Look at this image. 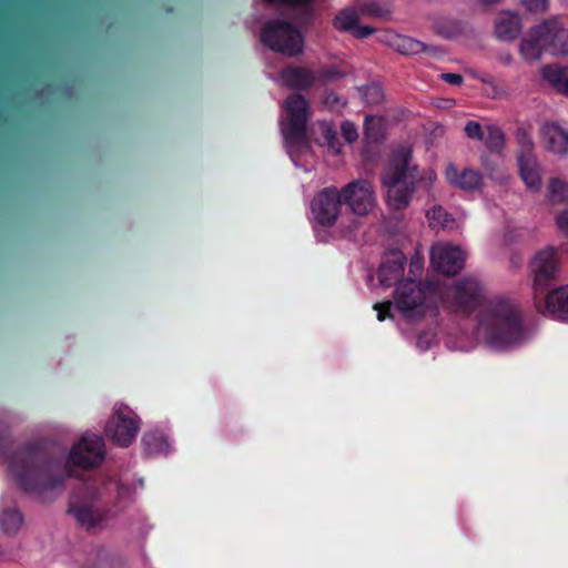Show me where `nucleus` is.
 Here are the masks:
<instances>
[{"label":"nucleus","instance_id":"37998d69","mask_svg":"<svg viewBox=\"0 0 568 568\" xmlns=\"http://www.w3.org/2000/svg\"><path fill=\"white\" fill-rule=\"evenodd\" d=\"M432 342H433V337L428 334H420L417 338V342H416V346L425 352L427 351L430 345H432Z\"/></svg>","mask_w":568,"mask_h":568},{"label":"nucleus","instance_id":"ddd939ff","mask_svg":"<svg viewBox=\"0 0 568 568\" xmlns=\"http://www.w3.org/2000/svg\"><path fill=\"white\" fill-rule=\"evenodd\" d=\"M342 209L341 192L335 186L320 191L311 203L312 214L316 223L332 226L337 221Z\"/></svg>","mask_w":568,"mask_h":568},{"label":"nucleus","instance_id":"f3484780","mask_svg":"<svg viewBox=\"0 0 568 568\" xmlns=\"http://www.w3.org/2000/svg\"><path fill=\"white\" fill-rule=\"evenodd\" d=\"M405 263L406 257L399 251H392L385 254L377 273L379 284L384 287H389L404 281L403 276Z\"/></svg>","mask_w":568,"mask_h":568},{"label":"nucleus","instance_id":"f8f14e48","mask_svg":"<svg viewBox=\"0 0 568 568\" xmlns=\"http://www.w3.org/2000/svg\"><path fill=\"white\" fill-rule=\"evenodd\" d=\"M343 202L356 215H366L376 205V196L372 184L363 179L354 180L342 187Z\"/></svg>","mask_w":568,"mask_h":568},{"label":"nucleus","instance_id":"39448f33","mask_svg":"<svg viewBox=\"0 0 568 568\" xmlns=\"http://www.w3.org/2000/svg\"><path fill=\"white\" fill-rule=\"evenodd\" d=\"M122 486L115 480L103 484L102 487L88 485L80 493L74 494L69 503V513L77 523L85 529L104 527L115 516L111 510L100 507L99 501L111 490H115L118 497L122 496Z\"/></svg>","mask_w":568,"mask_h":568},{"label":"nucleus","instance_id":"de8ad7c7","mask_svg":"<svg viewBox=\"0 0 568 568\" xmlns=\"http://www.w3.org/2000/svg\"><path fill=\"white\" fill-rule=\"evenodd\" d=\"M339 103V99L334 94V93H328L326 95V100H325V103Z\"/></svg>","mask_w":568,"mask_h":568},{"label":"nucleus","instance_id":"b1692460","mask_svg":"<svg viewBox=\"0 0 568 568\" xmlns=\"http://www.w3.org/2000/svg\"><path fill=\"white\" fill-rule=\"evenodd\" d=\"M389 43L394 50L402 54H419L422 52L437 51L435 47L427 45L422 41L402 34L390 36Z\"/></svg>","mask_w":568,"mask_h":568},{"label":"nucleus","instance_id":"6e6552de","mask_svg":"<svg viewBox=\"0 0 568 568\" xmlns=\"http://www.w3.org/2000/svg\"><path fill=\"white\" fill-rule=\"evenodd\" d=\"M529 274L532 281L534 296L541 295L549 284L557 280L560 272V254L554 246L538 250L529 261Z\"/></svg>","mask_w":568,"mask_h":568},{"label":"nucleus","instance_id":"f257e3e1","mask_svg":"<svg viewBox=\"0 0 568 568\" xmlns=\"http://www.w3.org/2000/svg\"><path fill=\"white\" fill-rule=\"evenodd\" d=\"M439 302L457 315L477 312L476 338L493 351L513 349L530 336L517 305L503 296L488 297L477 278L465 277L446 288L439 286Z\"/></svg>","mask_w":568,"mask_h":568},{"label":"nucleus","instance_id":"4be33fe9","mask_svg":"<svg viewBox=\"0 0 568 568\" xmlns=\"http://www.w3.org/2000/svg\"><path fill=\"white\" fill-rule=\"evenodd\" d=\"M544 27L548 37L549 50L554 54H568V28L557 18L545 20Z\"/></svg>","mask_w":568,"mask_h":568},{"label":"nucleus","instance_id":"393cba45","mask_svg":"<svg viewBox=\"0 0 568 568\" xmlns=\"http://www.w3.org/2000/svg\"><path fill=\"white\" fill-rule=\"evenodd\" d=\"M541 77L559 93L568 95V67L547 64L541 69Z\"/></svg>","mask_w":568,"mask_h":568},{"label":"nucleus","instance_id":"58836bf2","mask_svg":"<svg viewBox=\"0 0 568 568\" xmlns=\"http://www.w3.org/2000/svg\"><path fill=\"white\" fill-rule=\"evenodd\" d=\"M341 129H342V134L347 142L352 143L357 140L358 133H357V130H356V126L354 125V123H352L349 121H345V122H343Z\"/></svg>","mask_w":568,"mask_h":568},{"label":"nucleus","instance_id":"7ed1b4c3","mask_svg":"<svg viewBox=\"0 0 568 568\" xmlns=\"http://www.w3.org/2000/svg\"><path fill=\"white\" fill-rule=\"evenodd\" d=\"M412 153L408 145L397 149L382 174L386 202L393 210L407 207L417 190L429 192L437 179L433 169H419Z\"/></svg>","mask_w":568,"mask_h":568},{"label":"nucleus","instance_id":"a18cd8bd","mask_svg":"<svg viewBox=\"0 0 568 568\" xmlns=\"http://www.w3.org/2000/svg\"><path fill=\"white\" fill-rule=\"evenodd\" d=\"M446 345L448 346V348L454 349V351H456V349L468 351L473 347V346H465V345H456L452 342L450 338H447Z\"/></svg>","mask_w":568,"mask_h":568},{"label":"nucleus","instance_id":"473e14b6","mask_svg":"<svg viewBox=\"0 0 568 568\" xmlns=\"http://www.w3.org/2000/svg\"><path fill=\"white\" fill-rule=\"evenodd\" d=\"M265 3L280 8L297 11L301 16H307L314 0H263Z\"/></svg>","mask_w":568,"mask_h":568},{"label":"nucleus","instance_id":"6ab92c4d","mask_svg":"<svg viewBox=\"0 0 568 568\" xmlns=\"http://www.w3.org/2000/svg\"><path fill=\"white\" fill-rule=\"evenodd\" d=\"M445 176L450 185L464 191H475L481 187V174L471 169L459 170L455 164L448 163Z\"/></svg>","mask_w":568,"mask_h":568},{"label":"nucleus","instance_id":"4c0bfd02","mask_svg":"<svg viewBox=\"0 0 568 568\" xmlns=\"http://www.w3.org/2000/svg\"><path fill=\"white\" fill-rule=\"evenodd\" d=\"M527 10L531 12H544L548 9V0H520Z\"/></svg>","mask_w":568,"mask_h":568},{"label":"nucleus","instance_id":"c03bdc74","mask_svg":"<svg viewBox=\"0 0 568 568\" xmlns=\"http://www.w3.org/2000/svg\"><path fill=\"white\" fill-rule=\"evenodd\" d=\"M442 79L453 85H459L463 83V77L458 73H443Z\"/></svg>","mask_w":568,"mask_h":568},{"label":"nucleus","instance_id":"9b49d317","mask_svg":"<svg viewBox=\"0 0 568 568\" xmlns=\"http://www.w3.org/2000/svg\"><path fill=\"white\" fill-rule=\"evenodd\" d=\"M70 460L78 467H99L105 458V445L101 436L85 433L69 453Z\"/></svg>","mask_w":568,"mask_h":568},{"label":"nucleus","instance_id":"72a5a7b5","mask_svg":"<svg viewBox=\"0 0 568 568\" xmlns=\"http://www.w3.org/2000/svg\"><path fill=\"white\" fill-rule=\"evenodd\" d=\"M382 131V119L367 115L364 120V132L365 136L371 141H376Z\"/></svg>","mask_w":568,"mask_h":568},{"label":"nucleus","instance_id":"2eb2a0df","mask_svg":"<svg viewBox=\"0 0 568 568\" xmlns=\"http://www.w3.org/2000/svg\"><path fill=\"white\" fill-rule=\"evenodd\" d=\"M537 311L559 321H568V284L556 287L545 297L534 296Z\"/></svg>","mask_w":568,"mask_h":568},{"label":"nucleus","instance_id":"1a4fd4ad","mask_svg":"<svg viewBox=\"0 0 568 568\" xmlns=\"http://www.w3.org/2000/svg\"><path fill=\"white\" fill-rule=\"evenodd\" d=\"M140 423L139 416L129 406L118 403L113 406L104 432L115 445L128 447L135 439L140 430Z\"/></svg>","mask_w":568,"mask_h":568},{"label":"nucleus","instance_id":"20e7f679","mask_svg":"<svg viewBox=\"0 0 568 568\" xmlns=\"http://www.w3.org/2000/svg\"><path fill=\"white\" fill-rule=\"evenodd\" d=\"M283 115L280 128L283 134L286 151L296 166L300 155L311 153V145L306 138V124L311 115L310 105L301 94H291L283 103Z\"/></svg>","mask_w":568,"mask_h":568},{"label":"nucleus","instance_id":"423d86ee","mask_svg":"<svg viewBox=\"0 0 568 568\" xmlns=\"http://www.w3.org/2000/svg\"><path fill=\"white\" fill-rule=\"evenodd\" d=\"M439 285L427 281L424 284L406 277L395 290L394 304L406 320H418L436 310Z\"/></svg>","mask_w":568,"mask_h":568},{"label":"nucleus","instance_id":"ea45409f","mask_svg":"<svg viewBox=\"0 0 568 568\" xmlns=\"http://www.w3.org/2000/svg\"><path fill=\"white\" fill-rule=\"evenodd\" d=\"M362 12L371 16L384 17L388 13V10L382 8L376 1H372L362 8Z\"/></svg>","mask_w":568,"mask_h":568},{"label":"nucleus","instance_id":"412c9836","mask_svg":"<svg viewBox=\"0 0 568 568\" xmlns=\"http://www.w3.org/2000/svg\"><path fill=\"white\" fill-rule=\"evenodd\" d=\"M358 13L355 9L346 8L338 12L334 19V27L341 31L352 33L354 37L364 39L374 33V29L368 26H359Z\"/></svg>","mask_w":568,"mask_h":568},{"label":"nucleus","instance_id":"f03ea898","mask_svg":"<svg viewBox=\"0 0 568 568\" xmlns=\"http://www.w3.org/2000/svg\"><path fill=\"white\" fill-rule=\"evenodd\" d=\"M9 474L23 491L47 500L62 487L65 477L71 476L67 466L49 460L34 446L17 449L9 459Z\"/></svg>","mask_w":568,"mask_h":568},{"label":"nucleus","instance_id":"5701e85b","mask_svg":"<svg viewBox=\"0 0 568 568\" xmlns=\"http://www.w3.org/2000/svg\"><path fill=\"white\" fill-rule=\"evenodd\" d=\"M521 22L515 13H504L496 21L495 32L503 41H513L521 32Z\"/></svg>","mask_w":568,"mask_h":568},{"label":"nucleus","instance_id":"c85d7f7f","mask_svg":"<svg viewBox=\"0 0 568 568\" xmlns=\"http://www.w3.org/2000/svg\"><path fill=\"white\" fill-rule=\"evenodd\" d=\"M22 523V515L17 509H6L0 513V527L8 535L17 534Z\"/></svg>","mask_w":568,"mask_h":568},{"label":"nucleus","instance_id":"49530a36","mask_svg":"<svg viewBox=\"0 0 568 568\" xmlns=\"http://www.w3.org/2000/svg\"><path fill=\"white\" fill-rule=\"evenodd\" d=\"M499 60H500V62H501L503 64H505V65H509V64H511V63H513V57H511V54H509V53L501 54V55L499 57Z\"/></svg>","mask_w":568,"mask_h":568},{"label":"nucleus","instance_id":"09e8293b","mask_svg":"<svg viewBox=\"0 0 568 568\" xmlns=\"http://www.w3.org/2000/svg\"><path fill=\"white\" fill-rule=\"evenodd\" d=\"M296 20H297V21L303 20V17H296Z\"/></svg>","mask_w":568,"mask_h":568},{"label":"nucleus","instance_id":"dca6fc26","mask_svg":"<svg viewBox=\"0 0 568 568\" xmlns=\"http://www.w3.org/2000/svg\"><path fill=\"white\" fill-rule=\"evenodd\" d=\"M547 49H549V42L542 21L532 27L523 38L519 44V52L525 61L536 62L540 60L544 51Z\"/></svg>","mask_w":568,"mask_h":568},{"label":"nucleus","instance_id":"aec40b11","mask_svg":"<svg viewBox=\"0 0 568 568\" xmlns=\"http://www.w3.org/2000/svg\"><path fill=\"white\" fill-rule=\"evenodd\" d=\"M518 169L526 187L538 192L541 187V169L535 154H518Z\"/></svg>","mask_w":568,"mask_h":568},{"label":"nucleus","instance_id":"e433bc0d","mask_svg":"<svg viewBox=\"0 0 568 568\" xmlns=\"http://www.w3.org/2000/svg\"><path fill=\"white\" fill-rule=\"evenodd\" d=\"M557 230L566 237H568V209L558 212L555 216Z\"/></svg>","mask_w":568,"mask_h":568},{"label":"nucleus","instance_id":"79ce46f5","mask_svg":"<svg viewBox=\"0 0 568 568\" xmlns=\"http://www.w3.org/2000/svg\"><path fill=\"white\" fill-rule=\"evenodd\" d=\"M423 271V260L419 256L413 257L409 263V276L417 277Z\"/></svg>","mask_w":568,"mask_h":568},{"label":"nucleus","instance_id":"a878e982","mask_svg":"<svg viewBox=\"0 0 568 568\" xmlns=\"http://www.w3.org/2000/svg\"><path fill=\"white\" fill-rule=\"evenodd\" d=\"M428 224L434 230H453L455 219L440 205H434L426 212Z\"/></svg>","mask_w":568,"mask_h":568},{"label":"nucleus","instance_id":"4468645a","mask_svg":"<svg viewBox=\"0 0 568 568\" xmlns=\"http://www.w3.org/2000/svg\"><path fill=\"white\" fill-rule=\"evenodd\" d=\"M466 255L458 246L449 243H436L430 248V264L445 275L457 274L465 264Z\"/></svg>","mask_w":568,"mask_h":568},{"label":"nucleus","instance_id":"0eeeda50","mask_svg":"<svg viewBox=\"0 0 568 568\" xmlns=\"http://www.w3.org/2000/svg\"><path fill=\"white\" fill-rule=\"evenodd\" d=\"M261 41L272 51L285 57H297L303 53L304 38L292 23L280 19L270 20L262 30Z\"/></svg>","mask_w":568,"mask_h":568},{"label":"nucleus","instance_id":"cd10ccee","mask_svg":"<svg viewBox=\"0 0 568 568\" xmlns=\"http://www.w3.org/2000/svg\"><path fill=\"white\" fill-rule=\"evenodd\" d=\"M546 197L551 205L568 202V184L561 179H551L548 184Z\"/></svg>","mask_w":568,"mask_h":568},{"label":"nucleus","instance_id":"7c9ffc66","mask_svg":"<svg viewBox=\"0 0 568 568\" xmlns=\"http://www.w3.org/2000/svg\"><path fill=\"white\" fill-rule=\"evenodd\" d=\"M481 141L489 150L498 152L505 145V135L500 128L496 125H488L485 129Z\"/></svg>","mask_w":568,"mask_h":568},{"label":"nucleus","instance_id":"f704fd0d","mask_svg":"<svg viewBox=\"0 0 568 568\" xmlns=\"http://www.w3.org/2000/svg\"><path fill=\"white\" fill-rule=\"evenodd\" d=\"M515 138L520 146L518 154H534V141L529 134V132L524 128H518L515 132Z\"/></svg>","mask_w":568,"mask_h":568},{"label":"nucleus","instance_id":"bb28decb","mask_svg":"<svg viewBox=\"0 0 568 568\" xmlns=\"http://www.w3.org/2000/svg\"><path fill=\"white\" fill-rule=\"evenodd\" d=\"M143 444L148 454H164L170 452V443L168 438L158 432H151L144 435Z\"/></svg>","mask_w":568,"mask_h":568},{"label":"nucleus","instance_id":"c756f323","mask_svg":"<svg viewBox=\"0 0 568 568\" xmlns=\"http://www.w3.org/2000/svg\"><path fill=\"white\" fill-rule=\"evenodd\" d=\"M317 129L321 132V136L315 139L316 142L320 145H326L335 154L339 153V145L333 126L327 122H318Z\"/></svg>","mask_w":568,"mask_h":568},{"label":"nucleus","instance_id":"a19ab883","mask_svg":"<svg viewBox=\"0 0 568 568\" xmlns=\"http://www.w3.org/2000/svg\"><path fill=\"white\" fill-rule=\"evenodd\" d=\"M390 306H392V303L390 302H385V303H376L374 305V310L377 312V320L378 321H384L386 317L390 316L389 314V311H390Z\"/></svg>","mask_w":568,"mask_h":568},{"label":"nucleus","instance_id":"c9c22d12","mask_svg":"<svg viewBox=\"0 0 568 568\" xmlns=\"http://www.w3.org/2000/svg\"><path fill=\"white\" fill-rule=\"evenodd\" d=\"M464 130L469 139L481 141L484 138L485 130H483L481 125L476 121H468Z\"/></svg>","mask_w":568,"mask_h":568},{"label":"nucleus","instance_id":"2f4dec72","mask_svg":"<svg viewBox=\"0 0 568 568\" xmlns=\"http://www.w3.org/2000/svg\"><path fill=\"white\" fill-rule=\"evenodd\" d=\"M363 102L367 105H377L384 101V91L377 83H369L358 89Z\"/></svg>","mask_w":568,"mask_h":568},{"label":"nucleus","instance_id":"9d476101","mask_svg":"<svg viewBox=\"0 0 568 568\" xmlns=\"http://www.w3.org/2000/svg\"><path fill=\"white\" fill-rule=\"evenodd\" d=\"M339 77L341 73L334 68L314 70L306 67H287L281 72L283 84L290 89L298 90H306L314 85H324Z\"/></svg>","mask_w":568,"mask_h":568},{"label":"nucleus","instance_id":"a211bd4d","mask_svg":"<svg viewBox=\"0 0 568 568\" xmlns=\"http://www.w3.org/2000/svg\"><path fill=\"white\" fill-rule=\"evenodd\" d=\"M540 141L550 152L565 155L568 152V131L557 122H545L539 129Z\"/></svg>","mask_w":568,"mask_h":568}]
</instances>
